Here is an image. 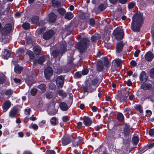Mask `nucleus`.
<instances>
[{"instance_id":"obj_12","label":"nucleus","mask_w":154,"mask_h":154,"mask_svg":"<svg viewBox=\"0 0 154 154\" xmlns=\"http://www.w3.org/2000/svg\"><path fill=\"white\" fill-rule=\"evenodd\" d=\"M11 106V103L8 101L5 102L3 104L2 108L3 111L4 112H6Z\"/></svg>"},{"instance_id":"obj_20","label":"nucleus","mask_w":154,"mask_h":154,"mask_svg":"<svg viewBox=\"0 0 154 154\" xmlns=\"http://www.w3.org/2000/svg\"><path fill=\"white\" fill-rule=\"evenodd\" d=\"M4 54L3 56V58L4 59H7L10 57L11 52L10 51L6 49H4Z\"/></svg>"},{"instance_id":"obj_50","label":"nucleus","mask_w":154,"mask_h":154,"mask_svg":"<svg viewBox=\"0 0 154 154\" xmlns=\"http://www.w3.org/2000/svg\"><path fill=\"white\" fill-rule=\"evenodd\" d=\"M62 120L63 122H66L69 120V118L67 116H64L62 117Z\"/></svg>"},{"instance_id":"obj_40","label":"nucleus","mask_w":154,"mask_h":154,"mask_svg":"<svg viewBox=\"0 0 154 154\" xmlns=\"http://www.w3.org/2000/svg\"><path fill=\"white\" fill-rule=\"evenodd\" d=\"M126 127H125L124 129V131L125 134H128L129 131H130V127L128 126H126Z\"/></svg>"},{"instance_id":"obj_11","label":"nucleus","mask_w":154,"mask_h":154,"mask_svg":"<svg viewBox=\"0 0 154 154\" xmlns=\"http://www.w3.org/2000/svg\"><path fill=\"white\" fill-rule=\"evenodd\" d=\"M145 57L146 60L147 61H150L153 59V54L151 51H148L145 54Z\"/></svg>"},{"instance_id":"obj_19","label":"nucleus","mask_w":154,"mask_h":154,"mask_svg":"<svg viewBox=\"0 0 154 154\" xmlns=\"http://www.w3.org/2000/svg\"><path fill=\"white\" fill-rule=\"evenodd\" d=\"M83 122L84 124L86 126H89L92 123L91 120L88 117H85Z\"/></svg>"},{"instance_id":"obj_33","label":"nucleus","mask_w":154,"mask_h":154,"mask_svg":"<svg viewBox=\"0 0 154 154\" xmlns=\"http://www.w3.org/2000/svg\"><path fill=\"white\" fill-rule=\"evenodd\" d=\"M139 141V138L138 137L135 136L134 137L132 140V142L133 144H137Z\"/></svg>"},{"instance_id":"obj_8","label":"nucleus","mask_w":154,"mask_h":154,"mask_svg":"<svg viewBox=\"0 0 154 154\" xmlns=\"http://www.w3.org/2000/svg\"><path fill=\"white\" fill-rule=\"evenodd\" d=\"M56 82V84L58 87H63L64 82V79L62 75L59 76L57 79Z\"/></svg>"},{"instance_id":"obj_16","label":"nucleus","mask_w":154,"mask_h":154,"mask_svg":"<svg viewBox=\"0 0 154 154\" xmlns=\"http://www.w3.org/2000/svg\"><path fill=\"white\" fill-rule=\"evenodd\" d=\"M47 111L49 115H54L57 112V108L56 109L54 108L51 109L50 107L47 110Z\"/></svg>"},{"instance_id":"obj_6","label":"nucleus","mask_w":154,"mask_h":154,"mask_svg":"<svg viewBox=\"0 0 154 154\" xmlns=\"http://www.w3.org/2000/svg\"><path fill=\"white\" fill-rule=\"evenodd\" d=\"M117 41L119 42L117 44L116 51L117 53H119L122 51L125 42L120 41L121 39H115Z\"/></svg>"},{"instance_id":"obj_46","label":"nucleus","mask_w":154,"mask_h":154,"mask_svg":"<svg viewBox=\"0 0 154 154\" xmlns=\"http://www.w3.org/2000/svg\"><path fill=\"white\" fill-rule=\"evenodd\" d=\"M98 9L100 10L101 11H102L105 9V8L103 4H101L99 6Z\"/></svg>"},{"instance_id":"obj_14","label":"nucleus","mask_w":154,"mask_h":154,"mask_svg":"<svg viewBox=\"0 0 154 154\" xmlns=\"http://www.w3.org/2000/svg\"><path fill=\"white\" fill-rule=\"evenodd\" d=\"M53 30H51L45 33L44 35V38H50L52 37V36L54 34Z\"/></svg>"},{"instance_id":"obj_43","label":"nucleus","mask_w":154,"mask_h":154,"mask_svg":"<svg viewBox=\"0 0 154 154\" xmlns=\"http://www.w3.org/2000/svg\"><path fill=\"white\" fill-rule=\"evenodd\" d=\"M53 96V94L52 92H49L47 93L46 95V97L48 98H51Z\"/></svg>"},{"instance_id":"obj_61","label":"nucleus","mask_w":154,"mask_h":154,"mask_svg":"<svg viewBox=\"0 0 154 154\" xmlns=\"http://www.w3.org/2000/svg\"><path fill=\"white\" fill-rule=\"evenodd\" d=\"M98 82V80L97 79H94L92 81V83L93 85L96 84Z\"/></svg>"},{"instance_id":"obj_4","label":"nucleus","mask_w":154,"mask_h":154,"mask_svg":"<svg viewBox=\"0 0 154 154\" xmlns=\"http://www.w3.org/2000/svg\"><path fill=\"white\" fill-rule=\"evenodd\" d=\"M11 25L10 24L5 25L2 31V35L4 38H8L10 37V33L11 29Z\"/></svg>"},{"instance_id":"obj_37","label":"nucleus","mask_w":154,"mask_h":154,"mask_svg":"<svg viewBox=\"0 0 154 154\" xmlns=\"http://www.w3.org/2000/svg\"><path fill=\"white\" fill-rule=\"evenodd\" d=\"M22 26L25 29H27L29 28L30 27V24L28 23H25L23 24Z\"/></svg>"},{"instance_id":"obj_39","label":"nucleus","mask_w":154,"mask_h":154,"mask_svg":"<svg viewBox=\"0 0 154 154\" xmlns=\"http://www.w3.org/2000/svg\"><path fill=\"white\" fill-rule=\"evenodd\" d=\"M57 11L60 14H63L65 12V9L62 8H59L57 9Z\"/></svg>"},{"instance_id":"obj_31","label":"nucleus","mask_w":154,"mask_h":154,"mask_svg":"<svg viewBox=\"0 0 154 154\" xmlns=\"http://www.w3.org/2000/svg\"><path fill=\"white\" fill-rule=\"evenodd\" d=\"M118 120L120 122H123L124 120V117L123 114L121 113H119L117 115Z\"/></svg>"},{"instance_id":"obj_9","label":"nucleus","mask_w":154,"mask_h":154,"mask_svg":"<svg viewBox=\"0 0 154 154\" xmlns=\"http://www.w3.org/2000/svg\"><path fill=\"white\" fill-rule=\"evenodd\" d=\"M140 80L143 83L145 82L147 79V77L146 75V73L144 71H142L139 77Z\"/></svg>"},{"instance_id":"obj_36","label":"nucleus","mask_w":154,"mask_h":154,"mask_svg":"<svg viewBox=\"0 0 154 154\" xmlns=\"http://www.w3.org/2000/svg\"><path fill=\"white\" fill-rule=\"evenodd\" d=\"M25 50L24 49L22 48H19L17 50V52L19 54H23L25 52Z\"/></svg>"},{"instance_id":"obj_23","label":"nucleus","mask_w":154,"mask_h":154,"mask_svg":"<svg viewBox=\"0 0 154 154\" xmlns=\"http://www.w3.org/2000/svg\"><path fill=\"white\" fill-rule=\"evenodd\" d=\"M141 87L144 90H146L151 87V85L149 83L143 84L141 85Z\"/></svg>"},{"instance_id":"obj_24","label":"nucleus","mask_w":154,"mask_h":154,"mask_svg":"<svg viewBox=\"0 0 154 154\" xmlns=\"http://www.w3.org/2000/svg\"><path fill=\"white\" fill-rule=\"evenodd\" d=\"M23 68L22 67L20 66L19 65H17L14 68L15 72L17 73L20 74Z\"/></svg>"},{"instance_id":"obj_32","label":"nucleus","mask_w":154,"mask_h":154,"mask_svg":"<svg viewBox=\"0 0 154 154\" xmlns=\"http://www.w3.org/2000/svg\"><path fill=\"white\" fill-rule=\"evenodd\" d=\"M57 93L59 96L62 97H66V94L61 90H58L57 91Z\"/></svg>"},{"instance_id":"obj_15","label":"nucleus","mask_w":154,"mask_h":154,"mask_svg":"<svg viewBox=\"0 0 154 154\" xmlns=\"http://www.w3.org/2000/svg\"><path fill=\"white\" fill-rule=\"evenodd\" d=\"M38 17L37 16L32 17L29 19V21L30 22H31L33 24H35L37 25H39L38 23Z\"/></svg>"},{"instance_id":"obj_35","label":"nucleus","mask_w":154,"mask_h":154,"mask_svg":"<svg viewBox=\"0 0 154 154\" xmlns=\"http://www.w3.org/2000/svg\"><path fill=\"white\" fill-rule=\"evenodd\" d=\"M50 122L51 124L53 125H55L57 122V118L55 117H52L50 119Z\"/></svg>"},{"instance_id":"obj_18","label":"nucleus","mask_w":154,"mask_h":154,"mask_svg":"<svg viewBox=\"0 0 154 154\" xmlns=\"http://www.w3.org/2000/svg\"><path fill=\"white\" fill-rule=\"evenodd\" d=\"M33 51L36 55H38L41 53V49L39 46L36 45L33 47Z\"/></svg>"},{"instance_id":"obj_30","label":"nucleus","mask_w":154,"mask_h":154,"mask_svg":"<svg viewBox=\"0 0 154 154\" xmlns=\"http://www.w3.org/2000/svg\"><path fill=\"white\" fill-rule=\"evenodd\" d=\"M52 4L53 7H58L60 6V3L58 1L55 0H53L52 1Z\"/></svg>"},{"instance_id":"obj_59","label":"nucleus","mask_w":154,"mask_h":154,"mask_svg":"<svg viewBox=\"0 0 154 154\" xmlns=\"http://www.w3.org/2000/svg\"><path fill=\"white\" fill-rule=\"evenodd\" d=\"M132 82H131L130 80H128L127 82V85L128 86H130L132 85Z\"/></svg>"},{"instance_id":"obj_63","label":"nucleus","mask_w":154,"mask_h":154,"mask_svg":"<svg viewBox=\"0 0 154 154\" xmlns=\"http://www.w3.org/2000/svg\"><path fill=\"white\" fill-rule=\"evenodd\" d=\"M77 126L79 128H80L82 125V123L81 122H79L77 123Z\"/></svg>"},{"instance_id":"obj_51","label":"nucleus","mask_w":154,"mask_h":154,"mask_svg":"<svg viewBox=\"0 0 154 154\" xmlns=\"http://www.w3.org/2000/svg\"><path fill=\"white\" fill-rule=\"evenodd\" d=\"M130 64L131 66H132L133 67H135L136 66L137 63L134 60H132L130 62Z\"/></svg>"},{"instance_id":"obj_52","label":"nucleus","mask_w":154,"mask_h":154,"mask_svg":"<svg viewBox=\"0 0 154 154\" xmlns=\"http://www.w3.org/2000/svg\"><path fill=\"white\" fill-rule=\"evenodd\" d=\"M140 50H137L134 53V56L135 57H137L138 56L139 54V53H140Z\"/></svg>"},{"instance_id":"obj_7","label":"nucleus","mask_w":154,"mask_h":154,"mask_svg":"<svg viewBox=\"0 0 154 154\" xmlns=\"http://www.w3.org/2000/svg\"><path fill=\"white\" fill-rule=\"evenodd\" d=\"M52 74L53 70L52 68L50 66L47 67L44 71V75L46 79H49Z\"/></svg>"},{"instance_id":"obj_53","label":"nucleus","mask_w":154,"mask_h":154,"mask_svg":"<svg viewBox=\"0 0 154 154\" xmlns=\"http://www.w3.org/2000/svg\"><path fill=\"white\" fill-rule=\"evenodd\" d=\"M88 37H85L83 34H81L79 35L78 38H87Z\"/></svg>"},{"instance_id":"obj_21","label":"nucleus","mask_w":154,"mask_h":154,"mask_svg":"<svg viewBox=\"0 0 154 154\" xmlns=\"http://www.w3.org/2000/svg\"><path fill=\"white\" fill-rule=\"evenodd\" d=\"M57 17L56 15L53 13H51L49 15V20L51 22H54Z\"/></svg>"},{"instance_id":"obj_54","label":"nucleus","mask_w":154,"mask_h":154,"mask_svg":"<svg viewBox=\"0 0 154 154\" xmlns=\"http://www.w3.org/2000/svg\"><path fill=\"white\" fill-rule=\"evenodd\" d=\"M32 128H33L34 130H37L38 128V125L35 124H32Z\"/></svg>"},{"instance_id":"obj_38","label":"nucleus","mask_w":154,"mask_h":154,"mask_svg":"<svg viewBox=\"0 0 154 154\" xmlns=\"http://www.w3.org/2000/svg\"><path fill=\"white\" fill-rule=\"evenodd\" d=\"M135 108L137 110H138L140 113L142 112V107L140 105H135L134 106Z\"/></svg>"},{"instance_id":"obj_5","label":"nucleus","mask_w":154,"mask_h":154,"mask_svg":"<svg viewBox=\"0 0 154 154\" xmlns=\"http://www.w3.org/2000/svg\"><path fill=\"white\" fill-rule=\"evenodd\" d=\"M113 34L116 38H122L124 36L123 30L120 27L115 29L113 31Z\"/></svg>"},{"instance_id":"obj_29","label":"nucleus","mask_w":154,"mask_h":154,"mask_svg":"<svg viewBox=\"0 0 154 154\" xmlns=\"http://www.w3.org/2000/svg\"><path fill=\"white\" fill-rule=\"evenodd\" d=\"M38 88L41 90L42 92L43 93L45 91L46 87L45 85L42 84L38 86Z\"/></svg>"},{"instance_id":"obj_27","label":"nucleus","mask_w":154,"mask_h":154,"mask_svg":"<svg viewBox=\"0 0 154 154\" xmlns=\"http://www.w3.org/2000/svg\"><path fill=\"white\" fill-rule=\"evenodd\" d=\"M113 63L115 64L118 67H120L122 65L121 60L119 59H116L113 61Z\"/></svg>"},{"instance_id":"obj_57","label":"nucleus","mask_w":154,"mask_h":154,"mask_svg":"<svg viewBox=\"0 0 154 154\" xmlns=\"http://www.w3.org/2000/svg\"><path fill=\"white\" fill-rule=\"evenodd\" d=\"M90 23L91 25L92 26H93L94 24V19H90Z\"/></svg>"},{"instance_id":"obj_56","label":"nucleus","mask_w":154,"mask_h":154,"mask_svg":"<svg viewBox=\"0 0 154 154\" xmlns=\"http://www.w3.org/2000/svg\"><path fill=\"white\" fill-rule=\"evenodd\" d=\"M75 76L76 78H79L81 77V75L79 72H77L75 73Z\"/></svg>"},{"instance_id":"obj_13","label":"nucleus","mask_w":154,"mask_h":154,"mask_svg":"<svg viewBox=\"0 0 154 154\" xmlns=\"http://www.w3.org/2000/svg\"><path fill=\"white\" fill-rule=\"evenodd\" d=\"M49 59V56L47 55H45L40 57L38 60V63L39 64H42L46 60Z\"/></svg>"},{"instance_id":"obj_58","label":"nucleus","mask_w":154,"mask_h":154,"mask_svg":"<svg viewBox=\"0 0 154 154\" xmlns=\"http://www.w3.org/2000/svg\"><path fill=\"white\" fill-rule=\"evenodd\" d=\"M14 80L16 83H20L21 82V81L20 79H18L16 78L14 79Z\"/></svg>"},{"instance_id":"obj_64","label":"nucleus","mask_w":154,"mask_h":154,"mask_svg":"<svg viewBox=\"0 0 154 154\" xmlns=\"http://www.w3.org/2000/svg\"><path fill=\"white\" fill-rule=\"evenodd\" d=\"M73 60V58L72 56H71L70 58H69V59H68V63H72V61Z\"/></svg>"},{"instance_id":"obj_22","label":"nucleus","mask_w":154,"mask_h":154,"mask_svg":"<svg viewBox=\"0 0 154 154\" xmlns=\"http://www.w3.org/2000/svg\"><path fill=\"white\" fill-rule=\"evenodd\" d=\"M62 143L63 145L65 146L70 143V141L67 138L64 137L62 140Z\"/></svg>"},{"instance_id":"obj_60","label":"nucleus","mask_w":154,"mask_h":154,"mask_svg":"<svg viewBox=\"0 0 154 154\" xmlns=\"http://www.w3.org/2000/svg\"><path fill=\"white\" fill-rule=\"evenodd\" d=\"M99 38V35L95 34L92 36L91 38Z\"/></svg>"},{"instance_id":"obj_48","label":"nucleus","mask_w":154,"mask_h":154,"mask_svg":"<svg viewBox=\"0 0 154 154\" xmlns=\"http://www.w3.org/2000/svg\"><path fill=\"white\" fill-rule=\"evenodd\" d=\"M31 110L29 108L26 109L25 110V113L26 115H29Z\"/></svg>"},{"instance_id":"obj_2","label":"nucleus","mask_w":154,"mask_h":154,"mask_svg":"<svg viewBox=\"0 0 154 154\" xmlns=\"http://www.w3.org/2000/svg\"><path fill=\"white\" fill-rule=\"evenodd\" d=\"M59 51L57 50L54 51L52 53V54L54 57H57L59 60L63 54L66 51L67 47L66 43L65 41L62 42L59 44Z\"/></svg>"},{"instance_id":"obj_62","label":"nucleus","mask_w":154,"mask_h":154,"mask_svg":"<svg viewBox=\"0 0 154 154\" xmlns=\"http://www.w3.org/2000/svg\"><path fill=\"white\" fill-rule=\"evenodd\" d=\"M97 108L95 106H93L92 107V109L93 112H95L97 110Z\"/></svg>"},{"instance_id":"obj_42","label":"nucleus","mask_w":154,"mask_h":154,"mask_svg":"<svg viewBox=\"0 0 154 154\" xmlns=\"http://www.w3.org/2000/svg\"><path fill=\"white\" fill-rule=\"evenodd\" d=\"M37 89L34 88L32 89L31 91V94L33 96L35 95L37 93Z\"/></svg>"},{"instance_id":"obj_1","label":"nucleus","mask_w":154,"mask_h":154,"mask_svg":"<svg viewBox=\"0 0 154 154\" xmlns=\"http://www.w3.org/2000/svg\"><path fill=\"white\" fill-rule=\"evenodd\" d=\"M132 19V29L134 32L138 31L139 30L143 22L142 14L139 13L135 14L133 16Z\"/></svg>"},{"instance_id":"obj_26","label":"nucleus","mask_w":154,"mask_h":154,"mask_svg":"<svg viewBox=\"0 0 154 154\" xmlns=\"http://www.w3.org/2000/svg\"><path fill=\"white\" fill-rule=\"evenodd\" d=\"M73 17V14L71 12H68L66 14L65 18L69 20H71Z\"/></svg>"},{"instance_id":"obj_25","label":"nucleus","mask_w":154,"mask_h":154,"mask_svg":"<svg viewBox=\"0 0 154 154\" xmlns=\"http://www.w3.org/2000/svg\"><path fill=\"white\" fill-rule=\"evenodd\" d=\"M103 66L101 61H99L97 65V69L98 71H100L103 69Z\"/></svg>"},{"instance_id":"obj_34","label":"nucleus","mask_w":154,"mask_h":154,"mask_svg":"<svg viewBox=\"0 0 154 154\" xmlns=\"http://www.w3.org/2000/svg\"><path fill=\"white\" fill-rule=\"evenodd\" d=\"M26 53L29 56L30 59H33L34 58V55L32 51L30 50H28L27 51Z\"/></svg>"},{"instance_id":"obj_44","label":"nucleus","mask_w":154,"mask_h":154,"mask_svg":"<svg viewBox=\"0 0 154 154\" xmlns=\"http://www.w3.org/2000/svg\"><path fill=\"white\" fill-rule=\"evenodd\" d=\"M150 75L151 78H154V68L152 69L150 72Z\"/></svg>"},{"instance_id":"obj_55","label":"nucleus","mask_w":154,"mask_h":154,"mask_svg":"<svg viewBox=\"0 0 154 154\" xmlns=\"http://www.w3.org/2000/svg\"><path fill=\"white\" fill-rule=\"evenodd\" d=\"M88 71L87 69H84L82 70V74L83 75H85L88 73Z\"/></svg>"},{"instance_id":"obj_49","label":"nucleus","mask_w":154,"mask_h":154,"mask_svg":"<svg viewBox=\"0 0 154 154\" xmlns=\"http://www.w3.org/2000/svg\"><path fill=\"white\" fill-rule=\"evenodd\" d=\"M134 4L133 2H131L128 5V8L130 9H131L134 6Z\"/></svg>"},{"instance_id":"obj_3","label":"nucleus","mask_w":154,"mask_h":154,"mask_svg":"<svg viewBox=\"0 0 154 154\" xmlns=\"http://www.w3.org/2000/svg\"><path fill=\"white\" fill-rule=\"evenodd\" d=\"M89 45V42L87 39H82L79 44L78 48L80 52L83 53Z\"/></svg>"},{"instance_id":"obj_17","label":"nucleus","mask_w":154,"mask_h":154,"mask_svg":"<svg viewBox=\"0 0 154 154\" xmlns=\"http://www.w3.org/2000/svg\"><path fill=\"white\" fill-rule=\"evenodd\" d=\"M59 106L60 109L63 111H66L68 109L67 105L64 102L60 103Z\"/></svg>"},{"instance_id":"obj_10","label":"nucleus","mask_w":154,"mask_h":154,"mask_svg":"<svg viewBox=\"0 0 154 154\" xmlns=\"http://www.w3.org/2000/svg\"><path fill=\"white\" fill-rule=\"evenodd\" d=\"M17 112L18 111L16 108H13L9 112V116L11 118H14L16 117Z\"/></svg>"},{"instance_id":"obj_41","label":"nucleus","mask_w":154,"mask_h":154,"mask_svg":"<svg viewBox=\"0 0 154 154\" xmlns=\"http://www.w3.org/2000/svg\"><path fill=\"white\" fill-rule=\"evenodd\" d=\"M23 35L26 36V38H32V36L30 33L28 32L27 33H24Z\"/></svg>"},{"instance_id":"obj_45","label":"nucleus","mask_w":154,"mask_h":154,"mask_svg":"<svg viewBox=\"0 0 154 154\" xmlns=\"http://www.w3.org/2000/svg\"><path fill=\"white\" fill-rule=\"evenodd\" d=\"M149 134L151 136L154 135V129H150L149 132Z\"/></svg>"},{"instance_id":"obj_28","label":"nucleus","mask_w":154,"mask_h":154,"mask_svg":"<svg viewBox=\"0 0 154 154\" xmlns=\"http://www.w3.org/2000/svg\"><path fill=\"white\" fill-rule=\"evenodd\" d=\"M32 79V78L30 77L29 78H27L25 80L26 82V83L28 85L29 87L31 86L33 83Z\"/></svg>"},{"instance_id":"obj_47","label":"nucleus","mask_w":154,"mask_h":154,"mask_svg":"<svg viewBox=\"0 0 154 154\" xmlns=\"http://www.w3.org/2000/svg\"><path fill=\"white\" fill-rule=\"evenodd\" d=\"M12 91L11 89H9L7 90L5 92V93L7 95H10L12 94Z\"/></svg>"}]
</instances>
